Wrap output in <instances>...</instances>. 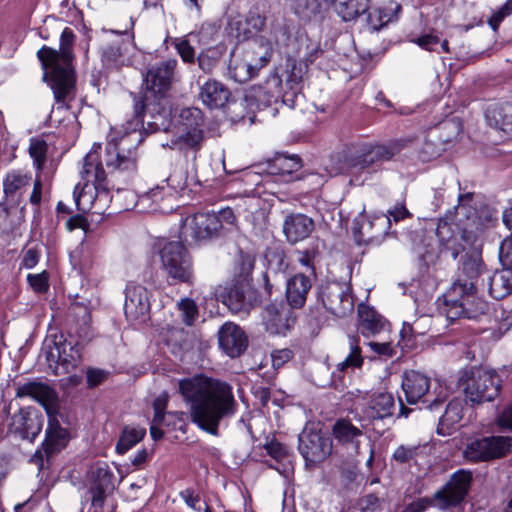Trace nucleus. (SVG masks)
I'll use <instances>...</instances> for the list:
<instances>
[{
	"label": "nucleus",
	"instance_id": "obj_5",
	"mask_svg": "<svg viewBox=\"0 0 512 512\" xmlns=\"http://www.w3.org/2000/svg\"><path fill=\"white\" fill-rule=\"evenodd\" d=\"M15 395L17 398H31L45 409L48 416V426L42 444L45 455L49 458L65 448L69 441V432L57 419L60 402L56 390L47 383L32 380L18 384Z\"/></svg>",
	"mask_w": 512,
	"mask_h": 512
},
{
	"label": "nucleus",
	"instance_id": "obj_45",
	"mask_svg": "<svg viewBox=\"0 0 512 512\" xmlns=\"http://www.w3.org/2000/svg\"><path fill=\"white\" fill-rule=\"evenodd\" d=\"M48 151L47 142L41 137H32L29 141L28 152L38 172L43 170Z\"/></svg>",
	"mask_w": 512,
	"mask_h": 512
},
{
	"label": "nucleus",
	"instance_id": "obj_50",
	"mask_svg": "<svg viewBox=\"0 0 512 512\" xmlns=\"http://www.w3.org/2000/svg\"><path fill=\"white\" fill-rule=\"evenodd\" d=\"M178 309L181 312L183 322L186 325H192L198 316L196 303L190 298H185L178 303Z\"/></svg>",
	"mask_w": 512,
	"mask_h": 512
},
{
	"label": "nucleus",
	"instance_id": "obj_12",
	"mask_svg": "<svg viewBox=\"0 0 512 512\" xmlns=\"http://www.w3.org/2000/svg\"><path fill=\"white\" fill-rule=\"evenodd\" d=\"M512 449L510 436H486L470 440L464 450L465 459L479 463L505 457Z\"/></svg>",
	"mask_w": 512,
	"mask_h": 512
},
{
	"label": "nucleus",
	"instance_id": "obj_15",
	"mask_svg": "<svg viewBox=\"0 0 512 512\" xmlns=\"http://www.w3.org/2000/svg\"><path fill=\"white\" fill-rule=\"evenodd\" d=\"M487 274L488 270L479 253L466 254L460 261L456 279L449 289L479 290L485 287Z\"/></svg>",
	"mask_w": 512,
	"mask_h": 512
},
{
	"label": "nucleus",
	"instance_id": "obj_30",
	"mask_svg": "<svg viewBox=\"0 0 512 512\" xmlns=\"http://www.w3.org/2000/svg\"><path fill=\"white\" fill-rule=\"evenodd\" d=\"M230 90L220 81L210 79L200 86L199 98L210 109L225 106L230 98Z\"/></svg>",
	"mask_w": 512,
	"mask_h": 512
},
{
	"label": "nucleus",
	"instance_id": "obj_28",
	"mask_svg": "<svg viewBox=\"0 0 512 512\" xmlns=\"http://www.w3.org/2000/svg\"><path fill=\"white\" fill-rule=\"evenodd\" d=\"M314 221L302 213H292L286 216L283 232L290 243H297L310 236L314 230Z\"/></svg>",
	"mask_w": 512,
	"mask_h": 512
},
{
	"label": "nucleus",
	"instance_id": "obj_7",
	"mask_svg": "<svg viewBox=\"0 0 512 512\" xmlns=\"http://www.w3.org/2000/svg\"><path fill=\"white\" fill-rule=\"evenodd\" d=\"M473 480L472 472L460 469L454 472L449 481L433 497L418 498L408 504L401 512H424L429 506L447 510L460 505L467 496Z\"/></svg>",
	"mask_w": 512,
	"mask_h": 512
},
{
	"label": "nucleus",
	"instance_id": "obj_48",
	"mask_svg": "<svg viewBox=\"0 0 512 512\" xmlns=\"http://www.w3.org/2000/svg\"><path fill=\"white\" fill-rule=\"evenodd\" d=\"M273 167L278 170L281 175L292 174L298 171L301 167V160L298 156H280L278 157Z\"/></svg>",
	"mask_w": 512,
	"mask_h": 512
},
{
	"label": "nucleus",
	"instance_id": "obj_56",
	"mask_svg": "<svg viewBox=\"0 0 512 512\" xmlns=\"http://www.w3.org/2000/svg\"><path fill=\"white\" fill-rule=\"evenodd\" d=\"M166 181L175 191H182L190 185L186 172L181 169L174 171Z\"/></svg>",
	"mask_w": 512,
	"mask_h": 512
},
{
	"label": "nucleus",
	"instance_id": "obj_13",
	"mask_svg": "<svg viewBox=\"0 0 512 512\" xmlns=\"http://www.w3.org/2000/svg\"><path fill=\"white\" fill-rule=\"evenodd\" d=\"M221 224L214 212H198L188 216L181 234L190 243H201L220 236Z\"/></svg>",
	"mask_w": 512,
	"mask_h": 512
},
{
	"label": "nucleus",
	"instance_id": "obj_21",
	"mask_svg": "<svg viewBox=\"0 0 512 512\" xmlns=\"http://www.w3.org/2000/svg\"><path fill=\"white\" fill-rule=\"evenodd\" d=\"M389 227L390 218L384 215L375 216L372 219L360 216L354 221L353 234L358 244H380Z\"/></svg>",
	"mask_w": 512,
	"mask_h": 512
},
{
	"label": "nucleus",
	"instance_id": "obj_42",
	"mask_svg": "<svg viewBox=\"0 0 512 512\" xmlns=\"http://www.w3.org/2000/svg\"><path fill=\"white\" fill-rule=\"evenodd\" d=\"M203 140L204 134L202 128H185L183 133L175 140L171 141V148H178L180 150L191 149L196 152L200 149Z\"/></svg>",
	"mask_w": 512,
	"mask_h": 512
},
{
	"label": "nucleus",
	"instance_id": "obj_1",
	"mask_svg": "<svg viewBox=\"0 0 512 512\" xmlns=\"http://www.w3.org/2000/svg\"><path fill=\"white\" fill-rule=\"evenodd\" d=\"M179 391L190 404L192 422L213 436H218L220 424L238 411L233 389L226 382L194 376L181 380Z\"/></svg>",
	"mask_w": 512,
	"mask_h": 512
},
{
	"label": "nucleus",
	"instance_id": "obj_40",
	"mask_svg": "<svg viewBox=\"0 0 512 512\" xmlns=\"http://www.w3.org/2000/svg\"><path fill=\"white\" fill-rule=\"evenodd\" d=\"M370 0H335V11L343 21H352L369 11Z\"/></svg>",
	"mask_w": 512,
	"mask_h": 512
},
{
	"label": "nucleus",
	"instance_id": "obj_52",
	"mask_svg": "<svg viewBox=\"0 0 512 512\" xmlns=\"http://www.w3.org/2000/svg\"><path fill=\"white\" fill-rule=\"evenodd\" d=\"M180 117L185 128H201L203 126L202 112L198 108L191 107L183 109L180 114Z\"/></svg>",
	"mask_w": 512,
	"mask_h": 512
},
{
	"label": "nucleus",
	"instance_id": "obj_19",
	"mask_svg": "<svg viewBox=\"0 0 512 512\" xmlns=\"http://www.w3.org/2000/svg\"><path fill=\"white\" fill-rule=\"evenodd\" d=\"M93 508L102 509L106 497L114 490L113 472L107 463H97L89 472Z\"/></svg>",
	"mask_w": 512,
	"mask_h": 512
},
{
	"label": "nucleus",
	"instance_id": "obj_4",
	"mask_svg": "<svg viewBox=\"0 0 512 512\" xmlns=\"http://www.w3.org/2000/svg\"><path fill=\"white\" fill-rule=\"evenodd\" d=\"M473 193L460 194L458 205L455 208V226L464 245L456 243L452 226L447 221H439L436 235L442 245L451 251L454 259L465 250L466 246H473L487 223L492 221V216H482L472 205Z\"/></svg>",
	"mask_w": 512,
	"mask_h": 512
},
{
	"label": "nucleus",
	"instance_id": "obj_58",
	"mask_svg": "<svg viewBox=\"0 0 512 512\" xmlns=\"http://www.w3.org/2000/svg\"><path fill=\"white\" fill-rule=\"evenodd\" d=\"M27 280L32 289L37 293H44L49 288L48 274L45 271L38 274H29Z\"/></svg>",
	"mask_w": 512,
	"mask_h": 512
},
{
	"label": "nucleus",
	"instance_id": "obj_59",
	"mask_svg": "<svg viewBox=\"0 0 512 512\" xmlns=\"http://www.w3.org/2000/svg\"><path fill=\"white\" fill-rule=\"evenodd\" d=\"M293 358L292 350L288 348L276 349L271 353V362L274 369L281 368Z\"/></svg>",
	"mask_w": 512,
	"mask_h": 512
},
{
	"label": "nucleus",
	"instance_id": "obj_11",
	"mask_svg": "<svg viewBox=\"0 0 512 512\" xmlns=\"http://www.w3.org/2000/svg\"><path fill=\"white\" fill-rule=\"evenodd\" d=\"M82 346L78 341L67 340L60 335L45 346V358L55 375L70 373L81 363Z\"/></svg>",
	"mask_w": 512,
	"mask_h": 512
},
{
	"label": "nucleus",
	"instance_id": "obj_27",
	"mask_svg": "<svg viewBox=\"0 0 512 512\" xmlns=\"http://www.w3.org/2000/svg\"><path fill=\"white\" fill-rule=\"evenodd\" d=\"M43 416L35 410L21 409L12 417L11 431L22 439L33 441L41 432Z\"/></svg>",
	"mask_w": 512,
	"mask_h": 512
},
{
	"label": "nucleus",
	"instance_id": "obj_2",
	"mask_svg": "<svg viewBox=\"0 0 512 512\" xmlns=\"http://www.w3.org/2000/svg\"><path fill=\"white\" fill-rule=\"evenodd\" d=\"M177 61L168 59L151 65L144 76L146 85L143 96L134 98V116L136 124L147 120L151 132L167 130L172 113L170 90L174 80Z\"/></svg>",
	"mask_w": 512,
	"mask_h": 512
},
{
	"label": "nucleus",
	"instance_id": "obj_47",
	"mask_svg": "<svg viewBox=\"0 0 512 512\" xmlns=\"http://www.w3.org/2000/svg\"><path fill=\"white\" fill-rule=\"evenodd\" d=\"M308 65L305 63H300L294 60V63L291 66L290 74L286 80V84L290 86L291 97L296 96V94L300 91V84L307 73Z\"/></svg>",
	"mask_w": 512,
	"mask_h": 512
},
{
	"label": "nucleus",
	"instance_id": "obj_57",
	"mask_svg": "<svg viewBox=\"0 0 512 512\" xmlns=\"http://www.w3.org/2000/svg\"><path fill=\"white\" fill-rule=\"evenodd\" d=\"M197 61L199 68L204 73H211L218 62V57L215 51L207 50L199 54Z\"/></svg>",
	"mask_w": 512,
	"mask_h": 512
},
{
	"label": "nucleus",
	"instance_id": "obj_14",
	"mask_svg": "<svg viewBox=\"0 0 512 512\" xmlns=\"http://www.w3.org/2000/svg\"><path fill=\"white\" fill-rule=\"evenodd\" d=\"M318 298L327 312L336 317H346L354 310V300L349 285L328 282L320 286Z\"/></svg>",
	"mask_w": 512,
	"mask_h": 512
},
{
	"label": "nucleus",
	"instance_id": "obj_6",
	"mask_svg": "<svg viewBox=\"0 0 512 512\" xmlns=\"http://www.w3.org/2000/svg\"><path fill=\"white\" fill-rule=\"evenodd\" d=\"M131 131L125 132L118 139L110 140L105 147L104 163L110 174L130 176L137 170V146L142 142L143 136L137 129L140 124L133 120ZM144 127V124L142 125Z\"/></svg>",
	"mask_w": 512,
	"mask_h": 512
},
{
	"label": "nucleus",
	"instance_id": "obj_39",
	"mask_svg": "<svg viewBox=\"0 0 512 512\" xmlns=\"http://www.w3.org/2000/svg\"><path fill=\"white\" fill-rule=\"evenodd\" d=\"M394 409L395 401L393 395L388 392H378L371 396L367 415L371 419H384L392 416Z\"/></svg>",
	"mask_w": 512,
	"mask_h": 512
},
{
	"label": "nucleus",
	"instance_id": "obj_32",
	"mask_svg": "<svg viewBox=\"0 0 512 512\" xmlns=\"http://www.w3.org/2000/svg\"><path fill=\"white\" fill-rule=\"evenodd\" d=\"M485 287H487L489 295L497 300L510 295L512 292V269L506 266L492 274L488 271Z\"/></svg>",
	"mask_w": 512,
	"mask_h": 512
},
{
	"label": "nucleus",
	"instance_id": "obj_43",
	"mask_svg": "<svg viewBox=\"0 0 512 512\" xmlns=\"http://www.w3.org/2000/svg\"><path fill=\"white\" fill-rule=\"evenodd\" d=\"M146 435V429L139 426H125L116 444V452L125 454L128 450L138 444Z\"/></svg>",
	"mask_w": 512,
	"mask_h": 512
},
{
	"label": "nucleus",
	"instance_id": "obj_3",
	"mask_svg": "<svg viewBox=\"0 0 512 512\" xmlns=\"http://www.w3.org/2000/svg\"><path fill=\"white\" fill-rule=\"evenodd\" d=\"M74 40V32L66 27L61 33L59 50L43 46L37 52V57L44 69V79L48 81L58 103H65L74 97L75 74L72 67Z\"/></svg>",
	"mask_w": 512,
	"mask_h": 512
},
{
	"label": "nucleus",
	"instance_id": "obj_51",
	"mask_svg": "<svg viewBox=\"0 0 512 512\" xmlns=\"http://www.w3.org/2000/svg\"><path fill=\"white\" fill-rule=\"evenodd\" d=\"M230 34L238 39H248L252 36V30L246 24V19L242 17H235L230 19L228 23Z\"/></svg>",
	"mask_w": 512,
	"mask_h": 512
},
{
	"label": "nucleus",
	"instance_id": "obj_33",
	"mask_svg": "<svg viewBox=\"0 0 512 512\" xmlns=\"http://www.w3.org/2000/svg\"><path fill=\"white\" fill-rule=\"evenodd\" d=\"M311 286L310 277L302 273L288 279L286 283V299L289 306L292 308L303 307Z\"/></svg>",
	"mask_w": 512,
	"mask_h": 512
},
{
	"label": "nucleus",
	"instance_id": "obj_22",
	"mask_svg": "<svg viewBox=\"0 0 512 512\" xmlns=\"http://www.w3.org/2000/svg\"><path fill=\"white\" fill-rule=\"evenodd\" d=\"M248 97L254 99L258 106H270L279 100L288 102L292 100L289 92L282 91V80L276 73H272L261 85L253 86Z\"/></svg>",
	"mask_w": 512,
	"mask_h": 512
},
{
	"label": "nucleus",
	"instance_id": "obj_31",
	"mask_svg": "<svg viewBox=\"0 0 512 512\" xmlns=\"http://www.w3.org/2000/svg\"><path fill=\"white\" fill-rule=\"evenodd\" d=\"M31 176L20 170L9 171L3 179L5 200L16 205L30 185Z\"/></svg>",
	"mask_w": 512,
	"mask_h": 512
},
{
	"label": "nucleus",
	"instance_id": "obj_17",
	"mask_svg": "<svg viewBox=\"0 0 512 512\" xmlns=\"http://www.w3.org/2000/svg\"><path fill=\"white\" fill-rule=\"evenodd\" d=\"M405 144L403 140H395L387 144L364 145L359 155L355 157L353 166L367 169L389 161L403 150Z\"/></svg>",
	"mask_w": 512,
	"mask_h": 512
},
{
	"label": "nucleus",
	"instance_id": "obj_55",
	"mask_svg": "<svg viewBox=\"0 0 512 512\" xmlns=\"http://www.w3.org/2000/svg\"><path fill=\"white\" fill-rule=\"evenodd\" d=\"M267 453L276 461L281 462L287 460L289 457L288 447L276 440H273L265 445Z\"/></svg>",
	"mask_w": 512,
	"mask_h": 512
},
{
	"label": "nucleus",
	"instance_id": "obj_26",
	"mask_svg": "<svg viewBox=\"0 0 512 512\" xmlns=\"http://www.w3.org/2000/svg\"><path fill=\"white\" fill-rule=\"evenodd\" d=\"M295 320L290 308L282 304L268 305L263 315L266 330L275 335H285L293 327Z\"/></svg>",
	"mask_w": 512,
	"mask_h": 512
},
{
	"label": "nucleus",
	"instance_id": "obj_9",
	"mask_svg": "<svg viewBox=\"0 0 512 512\" xmlns=\"http://www.w3.org/2000/svg\"><path fill=\"white\" fill-rule=\"evenodd\" d=\"M479 290L448 289L443 295V312L453 321L461 318L477 320L487 314L489 304L478 295Z\"/></svg>",
	"mask_w": 512,
	"mask_h": 512
},
{
	"label": "nucleus",
	"instance_id": "obj_37",
	"mask_svg": "<svg viewBox=\"0 0 512 512\" xmlns=\"http://www.w3.org/2000/svg\"><path fill=\"white\" fill-rule=\"evenodd\" d=\"M359 328L366 336L376 335L386 328V320L372 307L360 304L358 306Z\"/></svg>",
	"mask_w": 512,
	"mask_h": 512
},
{
	"label": "nucleus",
	"instance_id": "obj_25",
	"mask_svg": "<svg viewBox=\"0 0 512 512\" xmlns=\"http://www.w3.org/2000/svg\"><path fill=\"white\" fill-rule=\"evenodd\" d=\"M100 145H94L83 159V167L80 171L81 178L86 183H92L96 191H108L107 173L103 168V162L98 150Z\"/></svg>",
	"mask_w": 512,
	"mask_h": 512
},
{
	"label": "nucleus",
	"instance_id": "obj_36",
	"mask_svg": "<svg viewBox=\"0 0 512 512\" xmlns=\"http://www.w3.org/2000/svg\"><path fill=\"white\" fill-rule=\"evenodd\" d=\"M259 70L266 66L273 54L272 43L263 37L249 42L243 51H240Z\"/></svg>",
	"mask_w": 512,
	"mask_h": 512
},
{
	"label": "nucleus",
	"instance_id": "obj_64",
	"mask_svg": "<svg viewBox=\"0 0 512 512\" xmlns=\"http://www.w3.org/2000/svg\"><path fill=\"white\" fill-rule=\"evenodd\" d=\"M497 425L512 430V401L497 416Z\"/></svg>",
	"mask_w": 512,
	"mask_h": 512
},
{
	"label": "nucleus",
	"instance_id": "obj_53",
	"mask_svg": "<svg viewBox=\"0 0 512 512\" xmlns=\"http://www.w3.org/2000/svg\"><path fill=\"white\" fill-rule=\"evenodd\" d=\"M418 446L400 445L392 454V459L399 464H406L414 460L418 455Z\"/></svg>",
	"mask_w": 512,
	"mask_h": 512
},
{
	"label": "nucleus",
	"instance_id": "obj_63",
	"mask_svg": "<svg viewBox=\"0 0 512 512\" xmlns=\"http://www.w3.org/2000/svg\"><path fill=\"white\" fill-rule=\"evenodd\" d=\"M512 13V0H508L503 7L498 10L493 16L489 19V25L492 27L494 31H496L502 22V20L509 14Z\"/></svg>",
	"mask_w": 512,
	"mask_h": 512
},
{
	"label": "nucleus",
	"instance_id": "obj_24",
	"mask_svg": "<svg viewBox=\"0 0 512 512\" xmlns=\"http://www.w3.org/2000/svg\"><path fill=\"white\" fill-rule=\"evenodd\" d=\"M288 47L289 57L305 64L313 63L323 52L320 38L307 32H298Z\"/></svg>",
	"mask_w": 512,
	"mask_h": 512
},
{
	"label": "nucleus",
	"instance_id": "obj_35",
	"mask_svg": "<svg viewBox=\"0 0 512 512\" xmlns=\"http://www.w3.org/2000/svg\"><path fill=\"white\" fill-rule=\"evenodd\" d=\"M465 400L452 399L446 406L444 414L439 419L437 433L442 436L450 435L463 418Z\"/></svg>",
	"mask_w": 512,
	"mask_h": 512
},
{
	"label": "nucleus",
	"instance_id": "obj_29",
	"mask_svg": "<svg viewBox=\"0 0 512 512\" xmlns=\"http://www.w3.org/2000/svg\"><path fill=\"white\" fill-rule=\"evenodd\" d=\"M402 388L406 401L409 404H415L429 392L430 379L420 372L407 371L403 376Z\"/></svg>",
	"mask_w": 512,
	"mask_h": 512
},
{
	"label": "nucleus",
	"instance_id": "obj_18",
	"mask_svg": "<svg viewBox=\"0 0 512 512\" xmlns=\"http://www.w3.org/2000/svg\"><path fill=\"white\" fill-rule=\"evenodd\" d=\"M150 311L149 292L142 286L130 283L125 290L124 313L128 320L145 322Z\"/></svg>",
	"mask_w": 512,
	"mask_h": 512
},
{
	"label": "nucleus",
	"instance_id": "obj_10",
	"mask_svg": "<svg viewBox=\"0 0 512 512\" xmlns=\"http://www.w3.org/2000/svg\"><path fill=\"white\" fill-rule=\"evenodd\" d=\"M161 268L174 282L190 284L194 278L193 263L187 249L177 241L166 242L159 250Z\"/></svg>",
	"mask_w": 512,
	"mask_h": 512
},
{
	"label": "nucleus",
	"instance_id": "obj_46",
	"mask_svg": "<svg viewBox=\"0 0 512 512\" xmlns=\"http://www.w3.org/2000/svg\"><path fill=\"white\" fill-rule=\"evenodd\" d=\"M363 364L361 348L359 346V338L349 337V354L338 364V370L344 371L348 368H360Z\"/></svg>",
	"mask_w": 512,
	"mask_h": 512
},
{
	"label": "nucleus",
	"instance_id": "obj_49",
	"mask_svg": "<svg viewBox=\"0 0 512 512\" xmlns=\"http://www.w3.org/2000/svg\"><path fill=\"white\" fill-rule=\"evenodd\" d=\"M226 304L233 312L247 309L244 291L239 287L232 288L227 295Z\"/></svg>",
	"mask_w": 512,
	"mask_h": 512
},
{
	"label": "nucleus",
	"instance_id": "obj_38",
	"mask_svg": "<svg viewBox=\"0 0 512 512\" xmlns=\"http://www.w3.org/2000/svg\"><path fill=\"white\" fill-rule=\"evenodd\" d=\"M259 71L247 58L238 50L231 53L229 63L230 76L239 83L252 79Z\"/></svg>",
	"mask_w": 512,
	"mask_h": 512
},
{
	"label": "nucleus",
	"instance_id": "obj_44",
	"mask_svg": "<svg viewBox=\"0 0 512 512\" xmlns=\"http://www.w3.org/2000/svg\"><path fill=\"white\" fill-rule=\"evenodd\" d=\"M290 9L302 18H311L319 15L328 3V0H288Z\"/></svg>",
	"mask_w": 512,
	"mask_h": 512
},
{
	"label": "nucleus",
	"instance_id": "obj_8",
	"mask_svg": "<svg viewBox=\"0 0 512 512\" xmlns=\"http://www.w3.org/2000/svg\"><path fill=\"white\" fill-rule=\"evenodd\" d=\"M500 378L494 371L471 367L463 371L459 378L466 400L480 404L494 400L500 391Z\"/></svg>",
	"mask_w": 512,
	"mask_h": 512
},
{
	"label": "nucleus",
	"instance_id": "obj_60",
	"mask_svg": "<svg viewBox=\"0 0 512 512\" xmlns=\"http://www.w3.org/2000/svg\"><path fill=\"white\" fill-rule=\"evenodd\" d=\"M245 19L246 24L252 30V35L262 31L266 24L265 16L255 11H250Z\"/></svg>",
	"mask_w": 512,
	"mask_h": 512
},
{
	"label": "nucleus",
	"instance_id": "obj_20",
	"mask_svg": "<svg viewBox=\"0 0 512 512\" xmlns=\"http://www.w3.org/2000/svg\"><path fill=\"white\" fill-rule=\"evenodd\" d=\"M220 350L230 358L241 356L248 347L244 330L234 322H225L217 332Z\"/></svg>",
	"mask_w": 512,
	"mask_h": 512
},
{
	"label": "nucleus",
	"instance_id": "obj_41",
	"mask_svg": "<svg viewBox=\"0 0 512 512\" xmlns=\"http://www.w3.org/2000/svg\"><path fill=\"white\" fill-rule=\"evenodd\" d=\"M267 261V272L264 274L265 288L268 293L271 292L272 285L269 283V273L278 275L284 273L288 268V262L283 251L278 249H269L265 254Z\"/></svg>",
	"mask_w": 512,
	"mask_h": 512
},
{
	"label": "nucleus",
	"instance_id": "obj_23",
	"mask_svg": "<svg viewBox=\"0 0 512 512\" xmlns=\"http://www.w3.org/2000/svg\"><path fill=\"white\" fill-rule=\"evenodd\" d=\"M332 435L336 445L342 447L348 455L360 454L361 438L364 436V432L350 419H338L332 426Z\"/></svg>",
	"mask_w": 512,
	"mask_h": 512
},
{
	"label": "nucleus",
	"instance_id": "obj_16",
	"mask_svg": "<svg viewBox=\"0 0 512 512\" xmlns=\"http://www.w3.org/2000/svg\"><path fill=\"white\" fill-rule=\"evenodd\" d=\"M332 448V440L314 426H306L299 435V451L306 462L315 464L324 461Z\"/></svg>",
	"mask_w": 512,
	"mask_h": 512
},
{
	"label": "nucleus",
	"instance_id": "obj_62",
	"mask_svg": "<svg viewBox=\"0 0 512 512\" xmlns=\"http://www.w3.org/2000/svg\"><path fill=\"white\" fill-rule=\"evenodd\" d=\"M499 257L504 266L512 267V233L502 241Z\"/></svg>",
	"mask_w": 512,
	"mask_h": 512
},
{
	"label": "nucleus",
	"instance_id": "obj_61",
	"mask_svg": "<svg viewBox=\"0 0 512 512\" xmlns=\"http://www.w3.org/2000/svg\"><path fill=\"white\" fill-rule=\"evenodd\" d=\"M389 20L386 15H382L380 10H374L368 13L367 25L370 30H380Z\"/></svg>",
	"mask_w": 512,
	"mask_h": 512
},
{
	"label": "nucleus",
	"instance_id": "obj_34",
	"mask_svg": "<svg viewBox=\"0 0 512 512\" xmlns=\"http://www.w3.org/2000/svg\"><path fill=\"white\" fill-rule=\"evenodd\" d=\"M487 124L505 133L512 132V103H495L486 108Z\"/></svg>",
	"mask_w": 512,
	"mask_h": 512
},
{
	"label": "nucleus",
	"instance_id": "obj_54",
	"mask_svg": "<svg viewBox=\"0 0 512 512\" xmlns=\"http://www.w3.org/2000/svg\"><path fill=\"white\" fill-rule=\"evenodd\" d=\"M239 276L247 278L253 271L255 266V257L243 251H240L236 261Z\"/></svg>",
	"mask_w": 512,
	"mask_h": 512
}]
</instances>
